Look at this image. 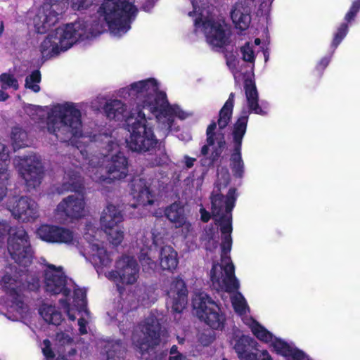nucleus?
Instances as JSON below:
<instances>
[{"label":"nucleus","mask_w":360,"mask_h":360,"mask_svg":"<svg viewBox=\"0 0 360 360\" xmlns=\"http://www.w3.org/2000/svg\"><path fill=\"white\" fill-rule=\"evenodd\" d=\"M117 96L124 99L134 101L136 107L127 119L129 137L124 140L127 148L137 153L153 149L158 140L153 127L155 120L160 127L167 131L174 129L175 117L185 120L190 114L178 105H170L165 92L154 78L134 82L118 90Z\"/></svg>","instance_id":"1"},{"label":"nucleus","mask_w":360,"mask_h":360,"mask_svg":"<svg viewBox=\"0 0 360 360\" xmlns=\"http://www.w3.org/2000/svg\"><path fill=\"white\" fill-rule=\"evenodd\" d=\"M156 1L152 0L144 5L143 9L149 11ZM136 2V0H104L98 11L102 19L94 17L86 21L79 20L51 32L41 42L42 57L49 58L58 56L78 41L101 34L106 26L112 35L122 36L130 29V24L138 12Z\"/></svg>","instance_id":"2"},{"label":"nucleus","mask_w":360,"mask_h":360,"mask_svg":"<svg viewBox=\"0 0 360 360\" xmlns=\"http://www.w3.org/2000/svg\"><path fill=\"white\" fill-rule=\"evenodd\" d=\"M218 181L212 193L211 202L214 219L220 227L221 233L220 247L219 243L218 227L205 230L202 237V244L207 250V257L213 262L210 272L212 286L218 292L228 293L236 291L240 286L239 281L234 274V266L229 253L232 246L231 211L236 199V189H229L227 195L221 194V188H226L229 184V174H224L223 182Z\"/></svg>","instance_id":"3"},{"label":"nucleus","mask_w":360,"mask_h":360,"mask_svg":"<svg viewBox=\"0 0 360 360\" xmlns=\"http://www.w3.org/2000/svg\"><path fill=\"white\" fill-rule=\"evenodd\" d=\"M117 135V131H113L94 136L95 142L103 150L101 157L94 155L87 158L84 151H79L84 160L82 169L93 181L101 185L124 179L129 173L128 160L120 151L124 142Z\"/></svg>","instance_id":"4"},{"label":"nucleus","mask_w":360,"mask_h":360,"mask_svg":"<svg viewBox=\"0 0 360 360\" xmlns=\"http://www.w3.org/2000/svg\"><path fill=\"white\" fill-rule=\"evenodd\" d=\"M44 286L46 292L53 295L62 293L65 297L59 300L61 307L70 321L76 319V312L79 315V330L81 334H86V326L90 319L86 309V290L76 288L72 281L67 278L63 268L53 264H48L44 270Z\"/></svg>","instance_id":"5"},{"label":"nucleus","mask_w":360,"mask_h":360,"mask_svg":"<svg viewBox=\"0 0 360 360\" xmlns=\"http://www.w3.org/2000/svg\"><path fill=\"white\" fill-rule=\"evenodd\" d=\"M1 283L8 296V312L13 313L12 316L7 318L18 321L27 316L29 308L23 301L22 293L25 290L34 291L39 288V276L32 275L22 270L18 271L16 266H9L6 268ZM6 317L5 314H0V320Z\"/></svg>","instance_id":"6"},{"label":"nucleus","mask_w":360,"mask_h":360,"mask_svg":"<svg viewBox=\"0 0 360 360\" xmlns=\"http://www.w3.org/2000/svg\"><path fill=\"white\" fill-rule=\"evenodd\" d=\"M81 111L72 103L53 106L47 115V130L61 141H67L82 135Z\"/></svg>","instance_id":"7"},{"label":"nucleus","mask_w":360,"mask_h":360,"mask_svg":"<svg viewBox=\"0 0 360 360\" xmlns=\"http://www.w3.org/2000/svg\"><path fill=\"white\" fill-rule=\"evenodd\" d=\"M205 0H191L193 11L188 15L193 18L195 31L202 32L207 42L213 49L222 48L228 44L229 33L223 21L215 20L210 11L204 7Z\"/></svg>","instance_id":"8"},{"label":"nucleus","mask_w":360,"mask_h":360,"mask_svg":"<svg viewBox=\"0 0 360 360\" xmlns=\"http://www.w3.org/2000/svg\"><path fill=\"white\" fill-rule=\"evenodd\" d=\"M101 233V231L96 229L92 224H88L84 236L86 244L81 251L86 259L94 266L97 272L101 271L103 268L109 267L112 262V257L103 243L97 238Z\"/></svg>","instance_id":"9"},{"label":"nucleus","mask_w":360,"mask_h":360,"mask_svg":"<svg viewBox=\"0 0 360 360\" xmlns=\"http://www.w3.org/2000/svg\"><path fill=\"white\" fill-rule=\"evenodd\" d=\"M162 314L152 311L136 328L132 342L141 353L159 343Z\"/></svg>","instance_id":"10"},{"label":"nucleus","mask_w":360,"mask_h":360,"mask_svg":"<svg viewBox=\"0 0 360 360\" xmlns=\"http://www.w3.org/2000/svg\"><path fill=\"white\" fill-rule=\"evenodd\" d=\"M248 325L252 333L261 341L270 343L276 352L287 360H310L309 357L294 345L274 337L272 333L253 319H248L245 322Z\"/></svg>","instance_id":"11"},{"label":"nucleus","mask_w":360,"mask_h":360,"mask_svg":"<svg viewBox=\"0 0 360 360\" xmlns=\"http://www.w3.org/2000/svg\"><path fill=\"white\" fill-rule=\"evenodd\" d=\"M193 307L196 311L197 316L210 328L215 330L224 328L225 316L219 304L207 293L196 292L193 298Z\"/></svg>","instance_id":"12"},{"label":"nucleus","mask_w":360,"mask_h":360,"mask_svg":"<svg viewBox=\"0 0 360 360\" xmlns=\"http://www.w3.org/2000/svg\"><path fill=\"white\" fill-rule=\"evenodd\" d=\"M8 251L12 259L18 265L26 267L32 263L33 250L30 237L22 227L17 228L10 234Z\"/></svg>","instance_id":"13"},{"label":"nucleus","mask_w":360,"mask_h":360,"mask_svg":"<svg viewBox=\"0 0 360 360\" xmlns=\"http://www.w3.org/2000/svg\"><path fill=\"white\" fill-rule=\"evenodd\" d=\"M14 165L23 179L27 191L34 189L40 185L43 178V166L37 155L15 158Z\"/></svg>","instance_id":"14"},{"label":"nucleus","mask_w":360,"mask_h":360,"mask_svg":"<svg viewBox=\"0 0 360 360\" xmlns=\"http://www.w3.org/2000/svg\"><path fill=\"white\" fill-rule=\"evenodd\" d=\"M115 269L109 271L106 277L116 283L117 290L121 293L122 287L120 283L124 285H132L135 283L139 278V267L136 260L127 255L121 257L115 262Z\"/></svg>","instance_id":"15"},{"label":"nucleus","mask_w":360,"mask_h":360,"mask_svg":"<svg viewBox=\"0 0 360 360\" xmlns=\"http://www.w3.org/2000/svg\"><path fill=\"white\" fill-rule=\"evenodd\" d=\"M249 112L243 110L240 117L233 125L232 136L233 149L231 155V167L233 174L242 177L244 173V163L241 157L242 140L246 132Z\"/></svg>","instance_id":"16"},{"label":"nucleus","mask_w":360,"mask_h":360,"mask_svg":"<svg viewBox=\"0 0 360 360\" xmlns=\"http://www.w3.org/2000/svg\"><path fill=\"white\" fill-rule=\"evenodd\" d=\"M7 208L15 219L22 222L34 220L39 216L37 202L27 197L15 196L9 198Z\"/></svg>","instance_id":"17"},{"label":"nucleus","mask_w":360,"mask_h":360,"mask_svg":"<svg viewBox=\"0 0 360 360\" xmlns=\"http://www.w3.org/2000/svg\"><path fill=\"white\" fill-rule=\"evenodd\" d=\"M166 291L167 307L174 312L181 313L187 304V289L184 281L178 277L172 278Z\"/></svg>","instance_id":"18"},{"label":"nucleus","mask_w":360,"mask_h":360,"mask_svg":"<svg viewBox=\"0 0 360 360\" xmlns=\"http://www.w3.org/2000/svg\"><path fill=\"white\" fill-rule=\"evenodd\" d=\"M216 129L215 122L208 126L206 131L207 143L201 149L202 155H210L212 162L220 156L226 145L224 134L219 131H216Z\"/></svg>","instance_id":"19"},{"label":"nucleus","mask_w":360,"mask_h":360,"mask_svg":"<svg viewBox=\"0 0 360 360\" xmlns=\"http://www.w3.org/2000/svg\"><path fill=\"white\" fill-rule=\"evenodd\" d=\"M60 4L46 3L39 10L34 18V27L38 33H44L58 20V15L62 13L63 8Z\"/></svg>","instance_id":"20"},{"label":"nucleus","mask_w":360,"mask_h":360,"mask_svg":"<svg viewBox=\"0 0 360 360\" xmlns=\"http://www.w3.org/2000/svg\"><path fill=\"white\" fill-rule=\"evenodd\" d=\"M56 212L58 214L64 215L71 219H79L84 217L87 210L84 197L77 195L68 196L58 204Z\"/></svg>","instance_id":"21"},{"label":"nucleus","mask_w":360,"mask_h":360,"mask_svg":"<svg viewBox=\"0 0 360 360\" xmlns=\"http://www.w3.org/2000/svg\"><path fill=\"white\" fill-rule=\"evenodd\" d=\"M162 236L155 231L147 233L139 238L137 244L140 248V261L144 269L153 270L155 262L151 259L149 251L153 245H158L162 242Z\"/></svg>","instance_id":"22"},{"label":"nucleus","mask_w":360,"mask_h":360,"mask_svg":"<svg viewBox=\"0 0 360 360\" xmlns=\"http://www.w3.org/2000/svg\"><path fill=\"white\" fill-rule=\"evenodd\" d=\"M165 214L176 228H181L182 233L186 237L192 231L193 227L187 220L184 206L180 202H174L165 210Z\"/></svg>","instance_id":"23"},{"label":"nucleus","mask_w":360,"mask_h":360,"mask_svg":"<svg viewBox=\"0 0 360 360\" xmlns=\"http://www.w3.org/2000/svg\"><path fill=\"white\" fill-rule=\"evenodd\" d=\"M131 195L137 204H132L131 207L142 206L146 207L153 205L155 201V196L150 190L148 184L145 179H135L132 183Z\"/></svg>","instance_id":"24"},{"label":"nucleus","mask_w":360,"mask_h":360,"mask_svg":"<svg viewBox=\"0 0 360 360\" xmlns=\"http://www.w3.org/2000/svg\"><path fill=\"white\" fill-rule=\"evenodd\" d=\"M250 12V4L246 1H239L232 6L231 18L237 28L245 30L249 27Z\"/></svg>","instance_id":"25"},{"label":"nucleus","mask_w":360,"mask_h":360,"mask_svg":"<svg viewBox=\"0 0 360 360\" xmlns=\"http://www.w3.org/2000/svg\"><path fill=\"white\" fill-rule=\"evenodd\" d=\"M123 215L120 207L108 204L103 210L101 216V224L105 228L121 226Z\"/></svg>","instance_id":"26"},{"label":"nucleus","mask_w":360,"mask_h":360,"mask_svg":"<svg viewBox=\"0 0 360 360\" xmlns=\"http://www.w3.org/2000/svg\"><path fill=\"white\" fill-rule=\"evenodd\" d=\"M245 91L247 105L250 112L260 115H265L266 114L265 108H262L258 103V92L255 82L252 80H246L245 82Z\"/></svg>","instance_id":"27"},{"label":"nucleus","mask_w":360,"mask_h":360,"mask_svg":"<svg viewBox=\"0 0 360 360\" xmlns=\"http://www.w3.org/2000/svg\"><path fill=\"white\" fill-rule=\"evenodd\" d=\"M83 181L77 168L65 171L62 186L58 189L59 193L65 191H78L82 188Z\"/></svg>","instance_id":"28"},{"label":"nucleus","mask_w":360,"mask_h":360,"mask_svg":"<svg viewBox=\"0 0 360 360\" xmlns=\"http://www.w3.org/2000/svg\"><path fill=\"white\" fill-rule=\"evenodd\" d=\"M146 297L148 295L141 289L130 292L123 299L122 309L127 311L135 309L140 305H148L150 303L146 300Z\"/></svg>","instance_id":"29"},{"label":"nucleus","mask_w":360,"mask_h":360,"mask_svg":"<svg viewBox=\"0 0 360 360\" xmlns=\"http://www.w3.org/2000/svg\"><path fill=\"white\" fill-rule=\"evenodd\" d=\"M104 111L110 120H121L127 117V105L117 99L107 101L104 106Z\"/></svg>","instance_id":"30"},{"label":"nucleus","mask_w":360,"mask_h":360,"mask_svg":"<svg viewBox=\"0 0 360 360\" xmlns=\"http://www.w3.org/2000/svg\"><path fill=\"white\" fill-rule=\"evenodd\" d=\"M179 259L176 251L171 246L166 245L160 252V264L162 269L172 271L178 265Z\"/></svg>","instance_id":"31"},{"label":"nucleus","mask_w":360,"mask_h":360,"mask_svg":"<svg viewBox=\"0 0 360 360\" xmlns=\"http://www.w3.org/2000/svg\"><path fill=\"white\" fill-rule=\"evenodd\" d=\"M56 341L58 347L57 352L58 354L56 360H67L65 359L66 352L70 356L75 354V349L70 347L72 342V338L68 334L65 333H57Z\"/></svg>","instance_id":"32"},{"label":"nucleus","mask_w":360,"mask_h":360,"mask_svg":"<svg viewBox=\"0 0 360 360\" xmlns=\"http://www.w3.org/2000/svg\"><path fill=\"white\" fill-rule=\"evenodd\" d=\"M39 313L46 322L53 325L58 326L63 320L61 313L50 304H43L39 309Z\"/></svg>","instance_id":"33"},{"label":"nucleus","mask_w":360,"mask_h":360,"mask_svg":"<svg viewBox=\"0 0 360 360\" xmlns=\"http://www.w3.org/2000/svg\"><path fill=\"white\" fill-rule=\"evenodd\" d=\"M235 94L231 93L228 100L221 109L219 115L218 125L219 129L225 128L229 123L232 117Z\"/></svg>","instance_id":"34"},{"label":"nucleus","mask_w":360,"mask_h":360,"mask_svg":"<svg viewBox=\"0 0 360 360\" xmlns=\"http://www.w3.org/2000/svg\"><path fill=\"white\" fill-rule=\"evenodd\" d=\"M53 243H65L70 245H78L79 241L76 235L70 229L57 226Z\"/></svg>","instance_id":"35"},{"label":"nucleus","mask_w":360,"mask_h":360,"mask_svg":"<svg viewBox=\"0 0 360 360\" xmlns=\"http://www.w3.org/2000/svg\"><path fill=\"white\" fill-rule=\"evenodd\" d=\"M106 360H124V347L120 341H109L105 345Z\"/></svg>","instance_id":"36"},{"label":"nucleus","mask_w":360,"mask_h":360,"mask_svg":"<svg viewBox=\"0 0 360 360\" xmlns=\"http://www.w3.org/2000/svg\"><path fill=\"white\" fill-rule=\"evenodd\" d=\"M233 345V349L240 357L245 352L248 351L250 348L255 347L256 342L253 338L248 335L238 336L236 335L233 341L231 342Z\"/></svg>","instance_id":"37"},{"label":"nucleus","mask_w":360,"mask_h":360,"mask_svg":"<svg viewBox=\"0 0 360 360\" xmlns=\"http://www.w3.org/2000/svg\"><path fill=\"white\" fill-rule=\"evenodd\" d=\"M8 150L6 145L0 142V181L4 182L10 178V172L8 169Z\"/></svg>","instance_id":"38"},{"label":"nucleus","mask_w":360,"mask_h":360,"mask_svg":"<svg viewBox=\"0 0 360 360\" xmlns=\"http://www.w3.org/2000/svg\"><path fill=\"white\" fill-rule=\"evenodd\" d=\"M11 139L14 148L28 146L30 143L27 133L18 127L12 129Z\"/></svg>","instance_id":"39"},{"label":"nucleus","mask_w":360,"mask_h":360,"mask_svg":"<svg viewBox=\"0 0 360 360\" xmlns=\"http://www.w3.org/2000/svg\"><path fill=\"white\" fill-rule=\"evenodd\" d=\"M58 226L44 224L39 226L37 231V236L41 240L53 243Z\"/></svg>","instance_id":"40"},{"label":"nucleus","mask_w":360,"mask_h":360,"mask_svg":"<svg viewBox=\"0 0 360 360\" xmlns=\"http://www.w3.org/2000/svg\"><path fill=\"white\" fill-rule=\"evenodd\" d=\"M104 229L110 243L114 246L121 244L124 239V229L122 226L105 228Z\"/></svg>","instance_id":"41"},{"label":"nucleus","mask_w":360,"mask_h":360,"mask_svg":"<svg viewBox=\"0 0 360 360\" xmlns=\"http://www.w3.org/2000/svg\"><path fill=\"white\" fill-rule=\"evenodd\" d=\"M231 300L236 312L238 314L243 315L249 310L247 302L240 292H236L231 297Z\"/></svg>","instance_id":"42"},{"label":"nucleus","mask_w":360,"mask_h":360,"mask_svg":"<svg viewBox=\"0 0 360 360\" xmlns=\"http://www.w3.org/2000/svg\"><path fill=\"white\" fill-rule=\"evenodd\" d=\"M240 54L242 59L250 64V70L252 71L255 67V53L254 51V44L247 42L240 48Z\"/></svg>","instance_id":"43"},{"label":"nucleus","mask_w":360,"mask_h":360,"mask_svg":"<svg viewBox=\"0 0 360 360\" xmlns=\"http://www.w3.org/2000/svg\"><path fill=\"white\" fill-rule=\"evenodd\" d=\"M41 81V74L39 70L33 71L25 79V87L37 93L40 91L39 83Z\"/></svg>","instance_id":"44"},{"label":"nucleus","mask_w":360,"mask_h":360,"mask_svg":"<svg viewBox=\"0 0 360 360\" xmlns=\"http://www.w3.org/2000/svg\"><path fill=\"white\" fill-rule=\"evenodd\" d=\"M226 65L232 72L235 79H240V75L243 74L239 68L240 61L233 55L226 56Z\"/></svg>","instance_id":"45"},{"label":"nucleus","mask_w":360,"mask_h":360,"mask_svg":"<svg viewBox=\"0 0 360 360\" xmlns=\"http://www.w3.org/2000/svg\"><path fill=\"white\" fill-rule=\"evenodd\" d=\"M2 89L12 88L17 90L19 87L18 80L11 74L4 73L0 75Z\"/></svg>","instance_id":"46"},{"label":"nucleus","mask_w":360,"mask_h":360,"mask_svg":"<svg viewBox=\"0 0 360 360\" xmlns=\"http://www.w3.org/2000/svg\"><path fill=\"white\" fill-rule=\"evenodd\" d=\"M348 32V26L345 23H342L338 29L337 32L335 34L333 40L331 44V47L333 49V52L335 50L338 46L340 44L342 40L345 38Z\"/></svg>","instance_id":"47"},{"label":"nucleus","mask_w":360,"mask_h":360,"mask_svg":"<svg viewBox=\"0 0 360 360\" xmlns=\"http://www.w3.org/2000/svg\"><path fill=\"white\" fill-rule=\"evenodd\" d=\"M11 231L9 223L4 219H0V247L4 244L8 233Z\"/></svg>","instance_id":"48"},{"label":"nucleus","mask_w":360,"mask_h":360,"mask_svg":"<svg viewBox=\"0 0 360 360\" xmlns=\"http://www.w3.org/2000/svg\"><path fill=\"white\" fill-rule=\"evenodd\" d=\"M360 10V0H356L353 2L349 11L345 15V20L350 22L356 16V13Z\"/></svg>","instance_id":"49"},{"label":"nucleus","mask_w":360,"mask_h":360,"mask_svg":"<svg viewBox=\"0 0 360 360\" xmlns=\"http://www.w3.org/2000/svg\"><path fill=\"white\" fill-rule=\"evenodd\" d=\"M95 0H72V6L75 10L87 8Z\"/></svg>","instance_id":"50"},{"label":"nucleus","mask_w":360,"mask_h":360,"mask_svg":"<svg viewBox=\"0 0 360 360\" xmlns=\"http://www.w3.org/2000/svg\"><path fill=\"white\" fill-rule=\"evenodd\" d=\"M41 349L46 360H53L54 354L51 349V343L49 340L46 339L43 341Z\"/></svg>","instance_id":"51"},{"label":"nucleus","mask_w":360,"mask_h":360,"mask_svg":"<svg viewBox=\"0 0 360 360\" xmlns=\"http://www.w3.org/2000/svg\"><path fill=\"white\" fill-rule=\"evenodd\" d=\"M169 360H188L186 356L178 351L176 345H173L169 351Z\"/></svg>","instance_id":"52"},{"label":"nucleus","mask_w":360,"mask_h":360,"mask_svg":"<svg viewBox=\"0 0 360 360\" xmlns=\"http://www.w3.org/2000/svg\"><path fill=\"white\" fill-rule=\"evenodd\" d=\"M214 340V335L212 332H208V333H203L199 338L200 342L204 346H208Z\"/></svg>","instance_id":"53"},{"label":"nucleus","mask_w":360,"mask_h":360,"mask_svg":"<svg viewBox=\"0 0 360 360\" xmlns=\"http://www.w3.org/2000/svg\"><path fill=\"white\" fill-rule=\"evenodd\" d=\"M238 358L240 360H259L258 354L250 352V350L245 352V354L240 355Z\"/></svg>","instance_id":"54"},{"label":"nucleus","mask_w":360,"mask_h":360,"mask_svg":"<svg viewBox=\"0 0 360 360\" xmlns=\"http://www.w3.org/2000/svg\"><path fill=\"white\" fill-rule=\"evenodd\" d=\"M330 58L331 56L322 58L317 65V69L320 70H324L329 64Z\"/></svg>","instance_id":"55"},{"label":"nucleus","mask_w":360,"mask_h":360,"mask_svg":"<svg viewBox=\"0 0 360 360\" xmlns=\"http://www.w3.org/2000/svg\"><path fill=\"white\" fill-rule=\"evenodd\" d=\"M195 161H196L195 158H191L188 155H184L182 162L184 163V165H186V167L187 168H191L193 166L194 162Z\"/></svg>","instance_id":"56"},{"label":"nucleus","mask_w":360,"mask_h":360,"mask_svg":"<svg viewBox=\"0 0 360 360\" xmlns=\"http://www.w3.org/2000/svg\"><path fill=\"white\" fill-rule=\"evenodd\" d=\"M200 213L201 220L204 222H207L210 219V213L204 207L200 209Z\"/></svg>","instance_id":"57"},{"label":"nucleus","mask_w":360,"mask_h":360,"mask_svg":"<svg viewBox=\"0 0 360 360\" xmlns=\"http://www.w3.org/2000/svg\"><path fill=\"white\" fill-rule=\"evenodd\" d=\"M162 157L157 161L156 165H161L167 164L169 162V157L165 153H161Z\"/></svg>","instance_id":"58"},{"label":"nucleus","mask_w":360,"mask_h":360,"mask_svg":"<svg viewBox=\"0 0 360 360\" xmlns=\"http://www.w3.org/2000/svg\"><path fill=\"white\" fill-rule=\"evenodd\" d=\"M259 359L261 360H272V358L269 355L267 351L264 350L259 356Z\"/></svg>","instance_id":"59"},{"label":"nucleus","mask_w":360,"mask_h":360,"mask_svg":"<svg viewBox=\"0 0 360 360\" xmlns=\"http://www.w3.org/2000/svg\"><path fill=\"white\" fill-rule=\"evenodd\" d=\"M6 194V188L4 186H0V202L4 198Z\"/></svg>","instance_id":"60"},{"label":"nucleus","mask_w":360,"mask_h":360,"mask_svg":"<svg viewBox=\"0 0 360 360\" xmlns=\"http://www.w3.org/2000/svg\"><path fill=\"white\" fill-rule=\"evenodd\" d=\"M8 97V95L5 93L3 90H0V101H6Z\"/></svg>","instance_id":"61"},{"label":"nucleus","mask_w":360,"mask_h":360,"mask_svg":"<svg viewBox=\"0 0 360 360\" xmlns=\"http://www.w3.org/2000/svg\"><path fill=\"white\" fill-rule=\"evenodd\" d=\"M260 43H261V41H260V39L259 38L255 39L254 46L259 45Z\"/></svg>","instance_id":"62"},{"label":"nucleus","mask_w":360,"mask_h":360,"mask_svg":"<svg viewBox=\"0 0 360 360\" xmlns=\"http://www.w3.org/2000/svg\"><path fill=\"white\" fill-rule=\"evenodd\" d=\"M264 56H265V60L266 61L268 60V56H266V54H264Z\"/></svg>","instance_id":"63"},{"label":"nucleus","mask_w":360,"mask_h":360,"mask_svg":"<svg viewBox=\"0 0 360 360\" xmlns=\"http://www.w3.org/2000/svg\"><path fill=\"white\" fill-rule=\"evenodd\" d=\"M60 4H65V2L64 1H61Z\"/></svg>","instance_id":"64"}]
</instances>
